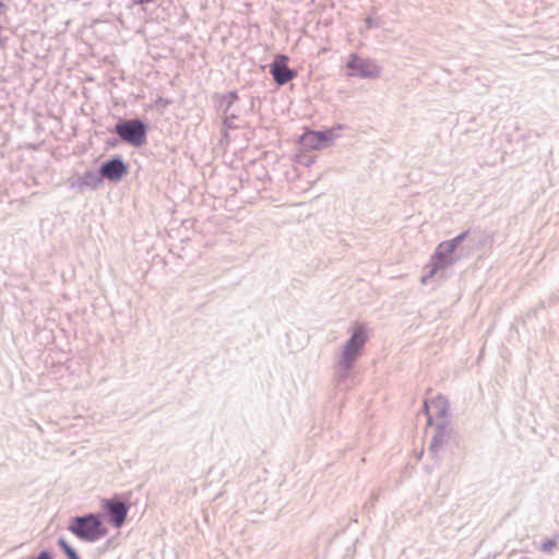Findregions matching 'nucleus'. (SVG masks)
Listing matches in <instances>:
<instances>
[{"instance_id":"obj_12","label":"nucleus","mask_w":559,"mask_h":559,"mask_svg":"<svg viewBox=\"0 0 559 559\" xmlns=\"http://www.w3.org/2000/svg\"><path fill=\"white\" fill-rule=\"evenodd\" d=\"M238 98V93L236 91H229L225 94H216L214 96L215 108L222 115L229 114V110Z\"/></svg>"},{"instance_id":"obj_21","label":"nucleus","mask_w":559,"mask_h":559,"mask_svg":"<svg viewBox=\"0 0 559 559\" xmlns=\"http://www.w3.org/2000/svg\"><path fill=\"white\" fill-rule=\"evenodd\" d=\"M155 0H132V2L134 4H138V5H144V4H148V3H153Z\"/></svg>"},{"instance_id":"obj_11","label":"nucleus","mask_w":559,"mask_h":559,"mask_svg":"<svg viewBox=\"0 0 559 559\" xmlns=\"http://www.w3.org/2000/svg\"><path fill=\"white\" fill-rule=\"evenodd\" d=\"M452 432V427L449 421L442 420L436 426L435 435L432 436L429 450L432 453H437L439 450L443 448V445L449 441Z\"/></svg>"},{"instance_id":"obj_23","label":"nucleus","mask_w":559,"mask_h":559,"mask_svg":"<svg viewBox=\"0 0 559 559\" xmlns=\"http://www.w3.org/2000/svg\"><path fill=\"white\" fill-rule=\"evenodd\" d=\"M7 10V5L0 0V15Z\"/></svg>"},{"instance_id":"obj_13","label":"nucleus","mask_w":559,"mask_h":559,"mask_svg":"<svg viewBox=\"0 0 559 559\" xmlns=\"http://www.w3.org/2000/svg\"><path fill=\"white\" fill-rule=\"evenodd\" d=\"M57 544L68 559H81L76 550L67 542L66 538L59 537Z\"/></svg>"},{"instance_id":"obj_18","label":"nucleus","mask_w":559,"mask_h":559,"mask_svg":"<svg viewBox=\"0 0 559 559\" xmlns=\"http://www.w3.org/2000/svg\"><path fill=\"white\" fill-rule=\"evenodd\" d=\"M33 559H53L51 552L47 549H44L38 552L37 556H35Z\"/></svg>"},{"instance_id":"obj_10","label":"nucleus","mask_w":559,"mask_h":559,"mask_svg":"<svg viewBox=\"0 0 559 559\" xmlns=\"http://www.w3.org/2000/svg\"><path fill=\"white\" fill-rule=\"evenodd\" d=\"M103 183L99 170H86L82 176L72 179L70 187L78 192H83L86 189L95 190Z\"/></svg>"},{"instance_id":"obj_14","label":"nucleus","mask_w":559,"mask_h":559,"mask_svg":"<svg viewBox=\"0 0 559 559\" xmlns=\"http://www.w3.org/2000/svg\"><path fill=\"white\" fill-rule=\"evenodd\" d=\"M432 404L437 408V416L444 418L448 412L447 400L442 396H438L436 400H433Z\"/></svg>"},{"instance_id":"obj_9","label":"nucleus","mask_w":559,"mask_h":559,"mask_svg":"<svg viewBox=\"0 0 559 559\" xmlns=\"http://www.w3.org/2000/svg\"><path fill=\"white\" fill-rule=\"evenodd\" d=\"M287 61L285 55H277L270 64V73L277 85H285L297 76V72L288 67Z\"/></svg>"},{"instance_id":"obj_5","label":"nucleus","mask_w":559,"mask_h":559,"mask_svg":"<svg viewBox=\"0 0 559 559\" xmlns=\"http://www.w3.org/2000/svg\"><path fill=\"white\" fill-rule=\"evenodd\" d=\"M100 508L104 518L116 528L124 525L129 510V498L123 499L120 495H114L111 498H104L100 501Z\"/></svg>"},{"instance_id":"obj_4","label":"nucleus","mask_w":559,"mask_h":559,"mask_svg":"<svg viewBox=\"0 0 559 559\" xmlns=\"http://www.w3.org/2000/svg\"><path fill=\"white\" fill-rule=\"evenodd\" d=\"M456 248L449 240L440 242L432 253L429 263L425 266V273L421 276V283L427 284L439 270H444L453 265L459 257L454 255Z\"/></svg>"},{"instance_id":"obj_8","label":"nucleus","mask_w":559,"mask_h":559,"mask_svg":"<svg viewBox=\"0 0 559 559\" xmlns=\"http://www.w3.org/2000/svg\"><path fill=\"white\" fill-rule=\"evenodd\" d=\"M338 135L334 128L308 130L300 136V144L310 150H322L329 146Z\"/></svg>"},{"instance_id":"obj_16","label":"nucleus","mask_w":559,"mask_h":559,"mask_svg":"<svg viewBox=\"0 0 559 559\" xmlns=\"http://www.w3.org/2000/svg\"><path fill=\"white\" fill-rule=\"evenodd\" d=\"M468 230H464L462 233H460L457 236H455L454 238L450 239L449 241L452 243V246L454 248L457 249V247L466 239V237L468 236Z\"/></svg>"},{"instance_id":"obj_22","label":"nucleus","mask_w":559,"mask_h":559,"mask_svg":"<svg viewBox=\"0 0 559 559\" xmlns=\"http://www.w3.org/2000/svg\"><path fill=\"white\" fill-rule=\"evenodd\" d=\"M333 128H334V133H336V130H338V131L344 130L345 127H344V124L337 123Z\"/></svg>"},{"instance_id":"obj_1","label":"nucleus","mask_w":559,"mask_h":559,"mask_svg":"<svg viewBox=\"0 0 559 559\" xmlns=\"http://www.w3.org/2000/svg\"><path fill=\"white\" fill-rule=\"evenodd\" d=\"M367 340L368 336L365 329L358 325L353 330L350 337L345 342L336 367V381L338 384L343 383L349 377L356 360L362 353Z\"/></svg>"},{"instance_id":"obj_2","label":"nucleus","mask_w":559,"mask_h":559,"mask_svg":"<svg viewBox=\"0 0 559 559\" xmlns=\"http://www.w3.org/2000/svg\"><path fill=\"white\" fill-rule=\"evenodd\" d=\"M68 530L79 539L95 543L107 535L108 530L99 513H87L71 519Z\"/></svg>"},{"instance_id":"obj_15","label":"nucleus","mask_w":559,"mask_h":559,"mask_svg":"<svg viewBox=\"0 0 559 559\" xmlns=\"http://www.w3.org/2000/svg\"><path fill=\"white\" fill-rule=\"evenodd\" d=\"M223 116H224L223 126L226 129H236L237 128V126L235 123V120L238 118L237 114L230 112V114H226V115H223Z\"/></svg>"},{"instance_id":"obj_24","label":"nucleus","mask_w":559,"mask_h":559,"mask_svg":"<svg viewBox=\"0 0 559 559\" xmlns=\"http://www.w3.org/2000/svg\"><path fill=\"white\" fill-rule=\"evenodd\" d=\"M116 143H117V140L108 141V144H109V145H112V146H114V145H116Z\"/></svg>"},{"instance_id":"obj_20","label":"nucleus","mask_w":559,"mask_h":559,"mask_svg":"<svg viewBox=\"0 0 559 559\" xmlns=\"http://www.w3.org/2000/svg\"><path fill=\"white\" fill-rule=\"evenodd\" d=\"M428 409H429L428 403H427V402H425V403H424V411H425V412H426V414L428 415L427 423H428V425H431V424H432V417H431V415L429 414V411H428Z\"/></svg>"},{"instance_id":"obj_7","label":"nucleus","mask_w":559,"mask_h":559,"mask_svg":"<svg viewBox=\"0 0 559 559\" xmlns=\"http://www.w3.org/2000/svg\"><path fill=\"white\" fill-rule=\"evenodd\" d=\"M98 170L103 181L106 179L110 182L117 183L120 182L129 173V164L122 156L114 155L112 157L104 160Z\"/></svg>"},{"instance_id":"obj_17","label":"nucleus","mask_w":559,"mask_h":559,"mask_svg":"<svg viewBox=\"0 0 559 559\" xmlns=\"http://www.w3.org/2000/svg\"><path fill=\"white\" fill-rule=\"evenodd\" d=\"M556 546V542L554 539H546L542 543L539 549L543 552H549Z\"/></svg>"},{"instance_id":"obj_19","label":"nucleus","mask_w":559,"mask_h":559,"mask_svg":"<svg viewBox=\"0 0 559 559\" xmlns=\"http://www.w3.org/2000/svg\"><path fill=\"white\" fill-rule=\"evenodd\" d=\"M365 22H366V24H367V26H368L369 28H372V27L378 26L377 22H376V21L373 20V17H371V16H368V17L365 20Z\"/></svg>"},{"instance_id":"obj_3","label":"nucleus","mask_w":559,"mask_h":559,"mask_svg":"<svg viewBox=\"0 0 559 559\" xmlns=\"http://www.w3.org/2000/svg\"><path fill=\"white\" fill-rule=\"evenodd\" d=\"M111 132L116 133L121 142L133 147H141L147 141L148 124L138 117L119 118Z\"/></svg>"},{"instance_id":"obj_6","label":"nucleus","mask_w":559,"mask_h":559,"mask_svg":"<svg viewBox=\"0 0 559 559\" xmlns=\"http://www.w3.org/2000/svg\"><path fill=\"white\" fill-rule=\"evenodd\" d=\"M349 76L360 79H377L381 74L380 67L371 59H365L353 52L346 63Z\"/></svg>"}]
</instances>
